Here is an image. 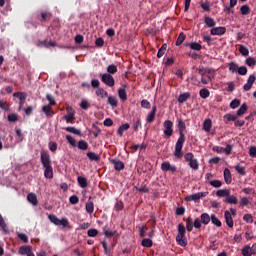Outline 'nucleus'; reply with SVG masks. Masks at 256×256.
<instances>
[{
  "label": "nucleus",
  "mask_w": 256,
  "mask_h": 256,
  "mask_svg": "<svg viewBox=\"0 0 256 256\" xmlns=\"http://www.w3.org/2000/svg\"><path fill=\"white\" fill-rule=\"evenodd\" d=\"M177 123H178L179 138L175 144L174 156L176 159H182L183 145H185V141H186L185 131H187V126L185 125V121H183V119H177Z\"/></svg>",
  "instance_id": "nucleus-1"
},
{
  "label": "nucleus",
  "mask_w": 256,
  "mask_h": 256,
  "mask_svg": "<svg viewBox=\"0 0 256 256\" xmlns=\"http://www.w3.org/2000/svg\"><path fill=\"white\" fill-rule=\"evenodd\" d=\"M40 161L44 167V177L46 179H53V166L51 162V155H49L48 151H41Z\"/></svg>",
  "instance_id": "nucleus-2"
},
{
  "label": "nucleus",
  "mask_w": 256,
  "mask_h": 256,
  "mask_svg": "<svg viewBox=\"0 0 256 256\" xmlns=\"http://www.w3.org/2000/svg\"><path fill=\"white\" fill-rule=\"evenodd\" d=\"M199 75H201V83L203 85H209L213 79H215V69L213 68H199L198 69Z\"/></svg>",
  "instance_id": "nucleus-3"
},
{
  "label": "nucleus",
  "mask_w": 256,
  "mask_h": 256,
  "mask_svg": "<svg viewBox=\"0 0 256 256\" xmlns=\"http://www.w3.org/2000/svg\"><path fill=\"white\" fill-rule=\"evenodd\" d=\"M49 221H51L56 227H63V229H71V225L69 224V219L66 217L59 219L57 215L50 214L48 215Z\"/></svg>",
  "instance_id": "nucleus-4"
},
{
  "label": "nucleus",
  "mask_w": 256,
  "mask_h": 256,
  "mask_svg": "<svg viewBox=\"0 0 256 256\" xmlns=\"http://www.w3.org/2000/svg\"><path fill=\"white\" fill-rule=\"evenodd\" d=\"M187 233V230L185 229V225L183 223H180L178 225V234L176 236V242L180 247H187V236L185 234Z\"/></svg>",
  "instance_id": "nucleus-5"
},
{
  "label": "nucleus",
  "mask_w": 256,
  "mask_h": 256,
  "mask_svg": "<svg viewBox=\"0 0 256 256\" xmlns=\"http://www.w3.org/2000/svg\"><path fill=\"white\" fill-rule=\"evenodd\" d=\"M184 160L186 163H188L189 167L193 169L194 171H197L199 169V160L195 158V155L191 152H188L184 155Z\"/></svg>",
  "instance_id": "nucleus-6"
},
{
  "label": "nucleus",
  "mask_w": 256,
  "mask_h": 256,
  "mask_svg": "<svg viewBox=\"0 0 256 256\" xmlns=\"http://www.w3.org/2000/svg\"><path fill=\"white\" fill-rule=\"evenodd\" d=\"M163 127H164V135L165 137H167V139H169V137H173V121L171 120H166L163 123Z\"/></svg>",
  "instance_id": "nucleus-7"
},
{
  "label": "nucleus",
  "mask_w": 256,
  "mask_h": 256,
  "mask_svg": "<svg viewBox=\"0 0 256 256\" xmlns=\"http://www.w3.org/2000/svg\"><path fill=\"white\" fill-rule=\"evenodd\" d=\"M101 81L107 87H115V78L109 73L101 74Z\"/></svg>",
  "instance_id": "nucleus-8"
},
{
  "label": "nucleus",
  "mask_w": 256,
  "mask_h": 256,
  "mask_svg": "<svg viewBox=\"0 0 256 256\" xmlns=\"http://www.w3.org/2000/svg\"><path fill=\"white\" fill-rule=\"evenodd\" d=\"M255 81H256L255 74H251V75L248 77V79H247V83L244 84L243 90H244V91H251V89H252V87H253Z\"/></svg>",
  "instance_id": "nucleus-9"
},
{
  "label": "nucleus",
  "mask_w": 256,
  "mask_h": 256,
  "mask_svg": "<svg viewBox=\"0 0 256 256\" xmlns=\"http://www.w3.org/2000/svg\"><path fill=\"white\" fill-rule=\"evenodd\" d=\"M227 33V28L225 26H219V27H214L210 30V35H225Z\"/></svg>",
  "instance_id": "nucleus-10"
},
{
  "label": "nucleus",
  "mask_w": 256,
  "mask_h": 256,
  "mask_svg": "<svg viewBox=\"0 0 256 256\" xmlns=\"http://www.w3.org/2000/svg\"><path fill=\"white\" fill-rule=\"evenodd\" d=\"M111 163L114 165L115 171H123L125 169V163L117 158L112 159Z\"/></svg>",
  "instance_id": "nucleus-11"
},
{
  "label": "nucleus",
  "mask_w": 256,
  "mask_h": 256,
  "mask_svg": "<svg viewBox=\"0 0 256 256\" xmlns=\"http://www.w3.org/2000/svg\"><path fill=\"white\" fill-rule=\"evenodd\" d=\"M156 115H157V105H154L152 107L151 112L148 114L146 118L147 123H153V121H155Z\"/></svg>",
  "instance_id": "nucleus-12"
},
{
  "label": "nucleus",
  "mask_w": 256,
  "mask_h": 256,
  "mask_svg": "<svg viewBox=\"0 0 256 256\" xmlns=\"http://www.w3.org/2000/svg\"><path fill=\"white\" fill-rule=\"evenodd\" d=\"M224 217H225V222L226 225L230 228H233L234 222H233V216H231V212H229L228 210H226L224 212Z\"/></svg>",
  "instance_id": "nucleus-13"
},
{
  "label": "nucleus",
  "mask_w": 256,
  "mask_h": 256,
  "mask_svg": "<svg viewBox=\"0 0 256 256\" xmlns=\"http://www.w3.org/2000/svg\"><path fill=\"white\" fill-rule=\"evenodd\" d=\"M255 247V245H253L252 247L249 245H246L242 248V255L243 256H252L255 255V251H253V248Z\"/></svg>",
  "instance_id": "nucleus-14"
},
{
  "label": "nucleus",
  "mask_w": 256,
  "mask_h": 256,
  "mask_svg": "<svg viewBox=\"0 0 256 256\" xmlns=\"http://www.w3.org/2000/svg\"><path fill=\"white\" fill-rule=\"evenodd\" d=\"M224 181L226 185H231L233 181V176H231V170H229L228 168L224 169Z\"/></svg>",
  "instance_id": "nucleus-15"
},
{
  "label": "nucleus",
  "mask_w": 256,
  "mask_h": 256,
  "mask_svg": "<svg viewBox=\"0 0 256 256\" xmlns=\"http://www.w3.org/2000/svg\"><path fill=\"white\" fill-rule=\"evenodd\" d=\"M224 203H228V205H237L239 199L235 195L229 194L228 197L224 199Z\"/></svg>",
  "instance_id": "nucleus-16"
},
{
  "label": "nucleus",
  "mask_w": 256,
  "mask_h": 256,
  "mask_svg": "<svg viewBox=\"0 0 256 256\" xmlns=\"http://www.w3.org/2000/svg\"><path fill=\"white\" fill-rule=\"evenodd\" d=\"M71 108H67V115L64 116L66 123H75V112L70 111Z\"/></svg>",
  "instance_id": "nucleus-17"
},
{
  "label": "nucleus",
  "mask_w": 256,
  "mask_h": 256,
  "mask_svg": "<svg viewBox=\"0 0 256 256\" xmlns=\"http://www.w3.org/2000/svg\"><path fill=\"white\" fill-rule=\"evenodd\" d=\"M42 111L46 115V117H53V115H55V112L53 111V108L51 107V105L43 106Z\"/></svg>",
  "instance_id": "nucleus-18"
},
{
  "label": "nucleus",
  "mask_w": 256,
  "mask_h": 256,
  "mask_svg": "<svg viewBox=\"0 0 256 256\" xmlns=\"http://www.w3.org/2000/svg\"><path fill=\"white\" fill-rule=\"evenodd\" d=\"M107 98H108L107 103L108 105L111 106L112 109H115V107L119 105V100H117L116 96H108Z\"/></svg>",
  "instance_id": "nucleus-19"
},
{
  "label": "nucleus",
  "mask_w": 256,
  "mask_h": 256,
  "mask_svg": "<svg viewBox=\"0 0 256 256\" xmlns=\"http://www.w3.org/2000/svg\"><path fill=\"white\" fill-rule=\"evenodd\" d=\"M204 23L207 27L209 28H214L217 25V22H215V19H213L212 17L206 16L204 18Z\"/></svg>",
  "instance_id": "nucleus-20"
},
{
  "label": "nucleus",
  "mask_w": 256,
  "mask_h": 256,
  "mask_svg": "<svg viewBox=\"0 0 256 256\" xmlns=\"http://www.w3.org/2000/svg\"><path fill=\"white\" fill-rule=\"evenodd\" d=\"M95 95L97 96V97H101V99H105V98H107V97H109V92H107L105 89H103V88H98V89H96V91H95Z\"/></svg>",
  "instance_id": "nucleus-21"
},
{
  "label": "nucleus",
  "mask_w": 256,
  "mask_h": 256,
  "mask_svg": "<svg viewBox=\"0 0 256 256\" xmlns=\"http://www.w3.org/2000/svg\"><path fill=\"white\" fill-rule=\"evenodd\" d=\"M217 197H225L227 199L231 195V190L229 189H220L216 192Z\"/></svg>",
  "instance_id": "nucleus-22"
},
{
  "label": "nucleus",
  "mask_w": 256,
  "mask_h": 256,
  "mask_svg": "<svg viewBox=\"0 0 256 256\" xmlns=\"http://www.w3.org/2000/svg\"><path fill=\"white\" fill-rule=\"evenodd\" d=\"M27 199L29 203H32V205L37 206L39 205V201L37 200V195L35 193H29L27 195Z\"/></svg>",
  "instance_id": "nucleus-23"
},
{
  "label": "nucleus",
  "mask_w": 256,
  "mask_h": 256,
  "mask_svg": "<svg viewBox=\"0 0 256 256\" xmlns=\"http://www.w3.org/2000/svg\"><path fill=\"white\" fill-rule=\"evenodd\" d=\"M200 221L202 222V225H207L208 223H211V216L208 213H202L200 215Z\"/></svg>",
  "instance_id": "nucleus-24"
},
{
  "label": "nucleus",
  "mask_w": 256,
  "mask_h": 256,
  "mask_svg": "<svg viewBox=\"0 0 256 256\" xmlns=\"http://www.w3.org/2000/svg\"><path fill=\"white\" fill-rule=\"evenodd\" d=\"M76 147H78V149H80V151H87V149H89V143H87V141H85V140H80L76 144Z\"/></svg>",
  "instance_id": "nucleus-25"
},
{
  "label": "nucleus",
  "mask_w": 256,
  "mask_h": 256,
  "mask_svg": "<svg viewBox=\"0 0 256 256\" xmlns=\"http://www.w3.org/2000/svg\"><path fill=\"white\" fill-rule=\"evenodd\" d=\"M0 229H2L3 233L6 235L9 233V227L7 226V223H5V219H3V216L0 214Z\"/></svg>",
  "instance_id": "nucleus-26"
},
{
  "label": "nucleus",
  "mask_w": 256,
  "mask_h": 256,
  "mask_svg": "<svg viewBox=\"0 0 256 256\" xmlns=\"http://www.w3.org/2000/svg\"><path fill=\"white\" fill-rule=\"evenodd\" d=\"M86 211L89 215L93 214V211H95V204L91 201V197H89V200L86 203Z\"/></svg>",
  "instance_id": "nucleus-27"
},
{
  "label": "nucleus",
  "mask_w": 256,
  "mask_h": 256,
  "mask_svg": "<svg viewBox=\"0 0 256 256\" xmlns=\"http://www.w3.org/2000/svg\"><path fill=\"white\" fill-rule=\"evenodd\" d=\"M186 47H190L192 51H201V49H203V46H201V44L198 42L188 43Z\"/></svg>",
  "instance_id": "nucleus-28"
},
{
  "label": "nucleus",
  "mask_w": 256,
  "mask_h": 256,
  "mask_svg": "<svg viewBox=\"0 0 256 256\" xmlns=\"http://www.w3.org/2000/svg\"><path fill=\"white\" fill-rule=\"evenodd\" d=\"M190 98H191V93H189V92L180 94L178 97V103H185Z\"/></svg>",
  "instance_id": "nucleus-29"
},
{
  "label": "nucleus",
  "mask_w": 256,
  "mask_h": 256,
  "mask_svg": "<svg viewBox=\"0 0 256 256\" xmlns=\"http://www.w3.org/2000/svg\"><path fill=\"white\" fill-rule=\"evenodd\" d=\"M211 127H213V122L211 119H206L203 123V129L206 133H209L211 131Z\"/></svg>",
  "instance_id": "nucleus-30"
},
{
  "label": "nucleus",
  "mask_w": 256,
  "mask_h": 256,
  "mask_svg": "<svg viewBox=\"0 0 256 256\" xmlns=\"http://www.w3.org/2000/svg\"><path fill=\"white\" fill-rule=\"evenodd\" d=\"M78 184L80 185V187L82 189L87 188V186L89 185V183L87 182V178L83 177V176H79L77 178Z\"/></svg>",
  "instance_id": "nucleus-31"
},
{
  "label": "nucleus",
  "mask_w": 256,
  "mask_h": 256,
  "mask_svg": "<svg viewBox=\"0 0 256 256\" xmlns=\"http://www.w3.org/2000/svg\"><path fill=\"white\" fill-rule=\"evenodd\" d=\"M13 97H16L17 99H19L20 105H23V101H25V99H27V94L24 92H16L13 94Z\"/></svg>",
  "instance_id": "nucleus-32"
},
{
  "label": "nucleus",
  "mask_w": 256,
  "mask_h": 256,
  "mask_svg": "<svg viewBox=\"0 0 256 256\" xmlns=\"http://www.w3.org/2000/svg\"><path fill=\"white\" fill-rule=\"evenodd\" d=\"M131 126L129 125V123H125L123 125H121L119 128H118V135L120 137H123V133H125V131H129V128Z\"/></svg>",
  "instance_id": "nucleus-33"
},
{
  "label": "nucleus",
  "mask_w": 256,
  "mask_h": 256,
  "mask_svg": "<svg viewBox=\"0 0 256 256\" xmlns=\"http://www.w3.org/2000/svg\"><path fill=\"white\" fill-rule=\"evenodd\" d=\"M247 109H249L247 104H245V103L242 104L236 113L237 117H241L242 115H245V113H247Z\"/></svg>",
  "instance_id": "nucleus-34"
},
{
  "label": "nucleus",
  "mask_w": 256,
  "mask_h": 256,
  "mask_svg": "<svg viewBox=\"0 0 256 256\" xmlns=\"http://www.w3.org/2000/svg\"><path fill=\"white\" fill-rule=\"evenodd\" d=\"M185 201H194L195 203H199L200 201L199 194L195 193L192 195H188L185 197Z\"/></svg>",
  "instance_id": "nucleus-35"
},
{
  "label": "nucleus",
  "mask_w": 256,
  "mask_h": 256,
  "mask_svg": "<svg viewBox=\"0 0 256 256\" xmlns=\"http://www.w3.org/2000/svg\"><path fill=\"white\" fill-rule=\"evenodd\" d=\"M65 131H67L68 133H73V135L81 136V130H79L73 126L66 127Z\"/></svg>",
  "instance_id": "nucleus-36"
},
{
  "label": "nucleus",
  "mask_w": 256,
  "mask_h": 256,
  "mask_svg": "<svg viewBox=\"0 0 256 256\" xmlns=\"http://www.w3.org/2000/svg\"><path fill=\"white\" fill-rule=\"evenodd\" d=\"M118 96L121 101H127V90H125V88H120L118 90Z\"/></svg>",
  "instance_id": "nucleus-37"
},
{
  "label": "nucleus",
  "mask_w": 256,
  "mask_h": 256,
  "mask_svg": "<svg viewBox=\"0 0 256 256\" xmlns=\"http://www.w3.org/2000/svg\"><path fill=\"white\" fill-rule=\"evenodd\" d=\"M86 155L90 161H99L101 159V156L95 152H88Z\"/></svg>",
  "instance_id": "nucleus-38"
},
{
  "label": "nucleus",
  "mask_w": 256,
  "mask_h": 256,
  "mask_svg": "<svg viewBox=\"0 0 256 256\" xmlns=\"http://www.w3.org/2000/svg\"><path fill=\"white\" fill-rule=\"evenodd\" d=\"M193 227H194L193 218L188 217L186 219V229H187L188 233H191V231H193Z\"/></svg>",
  "instance_id": "nucleus-39"
},
{
  "label": "nucleus",
  "mask_w": 256,
  "mask_h": 256,
  "mask_svg": "<svg viewBox=\"0 0 256 256\" xmlns=\"http://www.w3.org/2000/svg\"><path fill=\"white\" fill-rule=\"evenodd\" d=\"M142 247H146L147 249L153 247V240L149 238H144L141 242Z\"/></svg>",
  "instance_id": "nucleus-40"
},
{
  "label": "nucleus",
  "mask_w": 256,
  "mask_h": 256,
  "mask_svg": "<svg viewBox=\"0 0 256 256\" xmlns=\"http://www.w3.org/2000/svg\"><path fill=\"white\" fill-rule=\"evenodd\" d=\"M210 221L216 227H221V225H222L221 220H219V218H217V216L215 214L211 215Z\"/></svg>",
  "instance_id": "nucleus-41"
},
{
  "label": "nucleus",
  "mask_w": 256,
  "mask_h": 256,
  "mask_svg": "<svg viewBox=\"0 0 256 256\" xmlns=\"http://www.w3.org/2000/svg\"><path fill=\"white\" fill-rule=\"evenodd\" d=\"M31 251V246H21L19 248V255H27Z\"/></svg>",
  "instance_id": "nucleus-42"
},
{
  "label": "nucleus",
  "mask_w": 256,
  "mask_h": 256,
  "mask_svg": "<svg viewBox=\"0 0 256 256\" xmlns=\"http://www.w3.org/2000/svg\"><path fill=\"white\" fill-rule=\"evenodd\" d=\"M199 95L202 99H207L211 95V92H209V89L203 88L200 90Z\"/></svg>",
  "instance_id": "nucleus-43"
},
{
  "label": "nucleus",
  "mask_w": 256,
  "mask_h": 256,
  "mask_svg": "<svg viewBox=\"0 0 256 256\" xmlns=\"http://www.w3.org/2000/svg\"><path fill=\"white\" fill-rule=\"evenodd\" d=\"M240 13L241 15H249V13H251V8L249 7V5L245 4L241 6Z\"/></svg>",
  "instance_id": "nucleus-44"
},
{
  "label": "nucleus",
  "mask_w": 256,
  "mask_h": 256,
  "mask_svg": "<svg viewBox=\"0 0 256 256\" xmlns=\"http://www.w3.org/2000/svg\"><path fill=\"white\" fill-rule=\"evenodd\" d=\"M229 71H231V73H237L239 71V65H237L236 62H230Z\"/></svg>",
  "instance_id": "nucleus-45"
},
{
  "label": "nucleus",
  "mask_w": 256,
  "mask_h": 256,
  "mask_svg": "<svg viewBox=\"0 0 256 256\" xmlns=\"http://www.w3.org/2000/svg\"><path fill=\"white\" fill-rule=\"evenodd\" d=\"M167 51V44H163L161 48L158 50L157 57L158 59H161L163 55H165V52Z\"/></svg>",
  "instance_id": "nucleus-46"
},
{
  "label": "nucleus",
  "mask_w": 256,
  "mask_h": 256,
  "mask_svg": "<svg viewBox=\"0 0 256 256\" xmlns=\"http://www.w3.org/2000/svg\"><path fill=\"white\" fill-rule=\"evenodd\" d=\"M187 36L183 32H181L176 40V47H179V45L183 44V41H185Z\"/></svg>",
  "instance_id": "nucleus-47"
},
{
  "label": "nucleus",
  "mask_w": 256,
  "mask_h": 256,
  "mask_svg": "<svg viewBox=\"0 0 256 256\" xmlns=\"http://www.w3.org/2000/svg\"><path fill=\"white\" fill-rule=\"evenodd\" d=\"M239 52L241 53V55H243V57L249 56V48H247V46L240 45Z\"/></svg>",
  "instance_id": "nucleus-48"
},
{
  "label": "nucleus",
  "mask_w": 256,
  "mask_h": 256,
  "mask_svg": "<svg viewBox=\"0 0 256 256\" xmlns=\"http://www.w3.org/2000/svg\"><path fill=\"white\" fill-rule=\"evenodd\" d=\"M8 121L10 123H17V121H19V116L15 113L9 114L8 115Z\"/></svg>",
  "instance_id": "nucleus-49"
},
{
  "label": "nucleus",
  "mask_w": 256,
  "mask_h": 256,
  "mask_svg": "<svg viewBox=\"0 0 256 256\" xmlns=\"http://www.w3.org/2000/svg\"><path fill=\"white\" fill-rule=\"evenodd\" d=\"M107 71L109 75H115V73H117V66H115V64H111L107 67Z\"/></svg>",
  "instance_id": "nucleus-50"
},
{
  "label": "nucleus",
  "mask_w": 256,
  "mask_h": 256,
  "mask_svg": "<svg viewBox=\"0 0 256 256\" xmlns=\"http://www.w3.org/2000/svg\"><path fill=\"white\" fill-rule=\"evenodd\" d=\"M209 185H211L212 187H215L216 189H219V187L223 185V182H221V180H211L209 182Z\"/></svg>",
  "instance_id": "nucleus-51"
},
{
  "label": "nucleus",
  "mask_w": 256,
  "mask_h": 256,
  "mask_svg": "<svg viewBox=\"0 0 256 256\" xmlns=\"http://www.w3.org/2000/svg\"><path fill=\"white\" fill-rule=\"evenodd\" d=\"M235 171H237V173H239V175H242V176L247 175V171H245V167H243V166L236 165Z\"/></svg>",
  "instance_id": "nucleus-52"
},
{
  "label": "nucleus",
  "mask_w": 256,
  "mask_h": 256,
  "mask_svg": "<svg viewBox=\"0 0 256 256\" xmlns=\"http://www.w3.org/2000/svg\"><path fill=\"white\" fill-rule=\"evenodd\" d=\"M66 139H67L68 143H69L72 147H77V140H75V138H73V136H71V135H66Z\"/></svg>",
  "instance_id": "nucleus-53"
},
{
  "label": "nucleus",
  "mask_w": 256,
  "mask_h": 256,
  "mask_svg": "<svg viewBox=\"0 0 256 256\" xmlns=\"http://www.w3.org/2000/svg\"><path fill=\"white\" fill-rule=\"evenodd\" d=\"M239 203H240V207H247V205H249L251 201L249 200V197H242Z\"/></svg>",
  "instance_id": "nucleus-54"
},
{
  "label": "nucleus",
  "mask_w": 256,
  "mask_h": 256,
  "mask_svg": "<svg viewBox=\"0 0 256 256\" xmlns=\"http://www.w3.org/2000/svg\"><path fill=\"white\" fill-rule=\"evenodd\" d=\"M241 105V100L239 99H234L231 101L230 103V108L231 109H237V107H239Z\"/></svg>",
  "instance_id": "nucleus-55"
},
{
  "label": "nucleus",
  "mask_w": 256,
  "mask_h": 256,
  "mask_svg": "<svg viewBox=\"0 0 256 256\" xmlns=\"http://www.w3.org/2000/svg\"><path fill=\"white\" fill-rule=\"evenodd\" d=\"M80 107H81V109H84V111H87V109H89V107H91V104H89V102L87 100L83 99V100H81Z\"/></svg>",
  "instance_id": "nucleus-56"
},
{
  "label": "nucleus",
  "mask_w": 256,
  "mask_h": 256,
  "mask_svg": "<svg viewBox=\"0 0 256 256\" xmlns=\"http://www.w3.org/2000/svg\"><path fill=\"white\" fill-rule=\"evenodd\" d=\"M140 229V237H147V231L149 230V228L147 227V225H144L142 227L139 228Z\"/></svg>",
  "instance_id": "nucleus-57"
},
{
  "label": "nucleus",
  "mask_w": 256,
  "mask_h": 256,
  "mask_svg": "<svg viewBox=\"0 0 256 256\" xmlns=\"http://www.w3.org/2000/svg\"><path fill=\"white\" fill-rule=\"evenodd\" d=\"M139 127H141V118L134 119L133 129L134 131H139Z\"/></svg>",
  "instance_id": "nucleus-58"
},
{
  "label": "nucleus",
  "mask_w": 256,
  "mask_h": 256,
  "mask_svg": "<svg viewBox=\"0 0 256 256\" xmlns=\"http://www.w3.org/2000/svg\"><path fill=\"white\" fill-rule=\"evenodd\" d=\"M103 231H104L105 237H113L116 233V231L113 232V231L108 230L107 226L103 227Z\"/></svg>",
  "instance_id": "nucleus-59"
},
{
  "label": "nucleus",
  "mask_w": 256,
  "mask_h": 256,
  "mask_svg": "<svg viewBox=\"0 0 256 256\" xmlns=\"http://www.w3.org/2000/svg\"><path fill=\"white\" fill-rule=\"evenodd\" d=\"M136 191H139L140 193H149V188L147 185H141L140 187H135Z\"/></svg>",
  "instance_id": "nucleus-60"
},
{
  "label": "nucleus",
  "mask_w": 256,
  "mask_h": 256,
  "mask_svg": "<svg viewBox=\"0 0 256 256\" xmlns=\"http://www.w3.org/2000/svg\"><path fill=\"white\" fill-rule=\"evenodd\" d=\"M246 65H248V67H255V65H256L255 58H253V57L247 58Z\"/></svg>",
  "instance_id": "nucleus-61"
},
{
  "label": "nucleus",
  "mask_w": 256,
  "mask_h": 256,
  "mask_svg": "<svg viewBox=\"0 0 256 256\" xmlns=\"http://www.w3.org/2000/svg\"><path fill=\"white\" fill-rule=\"evenodd\" d=\"M224 119H227V121H234L235 122L236 119H239V116H237V114L236 115L226 114L224 116Z\"/></svg>",
  "instance_id": "nucleus-62"
},
{
  "label": "nucleus",
  "mask_w": 256,
  "mask_h": 256,
  "mask_svg": "<svg viewBox=\"0 0 256 256\" xmlns=\"http://www.w3.org/2000/svg\"><path fill=\"white\" fill-rule=\"evenodd\" d=\"M243 221H245L246 223H253V215L251 214H245L243 216Z\"/></svg>",
  "instance_id": "nucleus-63"
},
{
  "label": "nucleus",
  "mask_w": 256,
  "mask_h": 256,
  "mask_svg": "<svg viewBox=\"0 0 256 256\" xmlns=\"http://www.w3.org/2000/svg\"><path fill=\"white\" fill-rule=\"evenodd\" d=\"M141 107L142 109H149L151 107V102L144 99L141 101Z\"/></svg>",
  "instance_id": "nucleus-64"
}]
</instances>
